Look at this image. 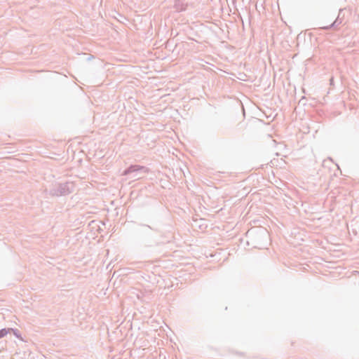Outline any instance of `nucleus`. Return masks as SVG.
I'll use <instances>...</instances> for the list:
<instances>
[{
	"label": "nucleus",
	"mask_w": 359,
	"mask_h": 359,
	"mask_svg": "<svg viewBox=\"0 0 359 359\" xmlns=\"http://www.w3.org/2000/svg\"><path fill=\"white\" fill-rule=\"evenodd\" d=\"M145 246L146 247H151V246H152V245L151 244V245H145Z\"/></svg>",
	"instance_id": "nucleus-7"
},
{
	"label": "nucleus",
	"mask_w": 359,
	"mask_h": 359,
	"mask_svg": "<svg viewBox=\"0 0 359 359\" xmlns=\"http://www.w3.org/2000/svg\"><path fill=\"white\" fill-rule=\"evenodd\" d=\"M342 23V20L337 18L332 24H330L328 26H324L323 27H320V29L328 30L330 29H338L339 26Z\"/></svg>",
	"instance_id": "nucleus-4"
},
{
	"label": "nucleus",
	"mask_w": 359,
	"mask_h": 359,
	"mask_svg": "<svg viewBox=\"0 0 359 359\" xmlns=\"http://www.w3.org/2000/svg\"><path fill=\"white\" fill-rule=\"evenodd\" d=\"M148 172L149 169L147 167L140 165H131L123 171V175H129L133 174L132 177L140 179L142 177L140 176V174H145Z\"/></svg>",
	"instance_id": "nucleus-2"
},
{
	"label": "nucleus",
	"mask_w": 359,
	"mask_h": 359,
	"mask_svg": "<svg viewBox=\"0 0 359 359\" xmlns=\"http://www.w3.org/2000/svg\"><path fill=\"white\" fill-rule=\"evenodd\" d=\"M187 4L184 0H175L174 8L177 12H182L187 9Z\"/></svg>",
	"instance_id": "nucleus-3"
},
{
	"label": "nucleus",
	"mask_w": 359,
	"mask_h": 359,
	"mask_svg": "<svg viewBox=\"0 0 359 359\" xmlns=\"http://www.w3.org/2000/svg\"><path fill=\"white\" fill-rule=\"evenodd\" d=\"M141 226H144V227H147V229H153L150 226H148V225H145V224H141Z\"/></svg>",
	"instance_id": "nucleus-6"
},
{
	"label": "nucleus",
	"mask_w": 359,
	"mask_h": 359,
	"mask_svg": "<svg viewBox=\"0 0 359 359\" xmlns=\"http://www.w3.org/2000/svg\"><path fill=\"white\" fill-rule=\"evenodd\" d=\"M74 190V184L72 182L57 183L53 185L48 191V194L52 196H61L69 195Z\"/></svg>",
	"instance_id": "nucleus-1"
},
{
	"label": "nucleus",
	"mask_w": 359,
	"mask_h": 359,
	"mask_svg": "<svg viewBox=\"0 0 359 359\" xmlns=\"http://www.w3.org/2000/svg\"><path fill=\"white\" fill-rule=\"evenodd\" d=\"M8 331H9V329L7 330L6 328H3V329L0 330V339L5 337L8 334Z\"/></svg>",
	"instance_id": "nucleus-5"
}]
</instances>
